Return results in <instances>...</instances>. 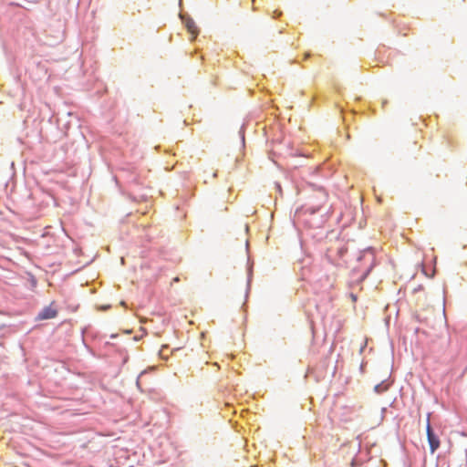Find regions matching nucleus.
Here are the masks:
<instances>
[{"label": "nucleus", "instance_id": "1", "mask_svg": "<svg viewBox=\"0 0 467 467\" xmlns=\"http://www.w3.org/2000/svg\"><path fill=\"white\" fill-rule=\"evenodd\" d=\"M427 437H428V441H429L430 448H431V452L433 453L440 447V440L434 434V432L431 427L429 418L427 420Z\"/></svg>", "mask_w": 467, "mask_h": 467}, {"label": "nucleus", "instance_id": "2", "mask_svg": "<svg viewBox=\"0 0 467 467\" xmlns=\"http://www.w3.org/2000/svg\"><path fill=\"white\" fill-rule=\"evenodd\" d=\"M57 315V309L52 307V306H48L45 307L37 316L39 320L51 319L56 317Z\"/></svg>", "mask_w": 467, "mask_h": 467}, {"label": "nucleus", "instance_id": "3", "mask_svg": "<svg viewBox=\"0 0 467 467\" xmlns=\"http://www.w3.org/2000/svg\"><path fill=\"white\" fill-rule=\"evenodd\" d=\"M185 26L188 32L192 36V38H195L199 34V30L195 22L192 19H187L185 21Z\"/></svg>", "mask_w": 467, "mask_h": 467}, {"label": "nucleus", "instance_id": "4", "mask_svg": "<svg viewBox=\"0 0 467 467\" xmlns=\"http://www.w3.org/2000/svg\"><path fill=\"white\" fill-rule=\"evenodd\" d=\"M388 389L387 386H384L382 384H378L375 386V391L377 393H382L383 391H385L386 389Z\"/></svg>", "mask_w": 467, "mask_h": 467}, {"label": "nucleus", "instance_id": "5", "mask_svg": "<svg viewBox=\"0 0 467 467\" xmlns=\"http://www.w3.org/2000/svg\"><path fill=\"white\" fill-rule=\"evenodd\" d=\"M174 281H175V282H178V281H179V278H178V277L174 278Z\"/></svg>", "mask_w": 467, "mask_h": 467}]
</instances>
